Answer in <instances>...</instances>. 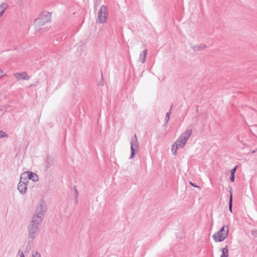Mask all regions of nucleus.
Instances as JSON below:
<instances>
[{
	"instance_id": "obj_1",
	"label": "nucleus",
	"mask_w": 257,
	"mask_h": 257,
	"mask_svg": "<svg viewBox=\"0 0 257 257\" xmlns=\"http://www.w3.org/2000/svg\"><path fill=\"white\" fill-rule=\"evenodd\" d=\"M42 221H41L40 218L36 217L35 218L32 217V220L28 225L27 229L28 231L29 237L33 240L36 236V233L39 230V227Z\"/></svg>"
},
{
	"instance_id": "obj_2",
	"label": "nucleus",
	"mask_w": 257,
	"mask_h": 257,
	"mask_svg": "<svg viewBox=\"0 0 257 257\" xmlns=\"http://www.w3.org/2000/svg\"><path fill=\"white\" fill-rule=\"evenodd\" d=\"M192 132L193 131L191 127H187V128L180 135L178 140L174 144L175 145V146H176V148H184L187 140L192 135Z\"/></svg>"
},
{
	"instance_id": "obj_3",
	"label": "nucleus",
	"mask_w": 257,
	"mask_h": 257,
	"mask_svg": "<svg viewBox=\"0 0 257 257\" xmlns=\"http://www.w3.org/2000/svg\"><path fill=\"white\" fill-rule=\"evenodd\" d=\"M51 15L47 12H43L38 18L34 21L35 27L44 26L46 23L51 21Z\"/></svg>"
},
{
	"instance_id": "obj_4",
	"label": "nucleus",
	"mask_w": 257,
	"mask_h": 257,
	"mask_svg": "<svg viewBox=\"0 0 257 257\" xmlns=\"http://www.w3.org/2000/svg\"><path fill=\"white\" fill-rule=\"evenodd\" d=\"M130 144L131 153L130 159H132L135 157L139 150V143L136 134L132 138Z\"/></svg>"
},
{
	"instance_id": "obj_5",
	"label": "nucleus",
	"mask_w": 257,
	"mask_h": 257,
	"mask_svg": "<svg viewBox=\"0 0 257 257\" xmlns=\"http://www.w3.org/2000/svg\"><path fill=\"white\" fill-rule=\"evenodd\" d=\"M28 183V179L25 177V173H22L17 187L18 190L21 194L23 195L26 193Z\"/></svg>"
},
{
	"instance_id": "obj_6",
	"label": "nucleus",
	"mask_w": 257,
	"mask_h": 257,
	"mask_svg": "<svg viewBox=\"0 0 257 257\" xmlns=\"http://www.w3.org/2000/svg\"><path fill=\"white\" fill-rule=\"evenodd\" d=\"M106 12V7L104 5L102 6L98 12V20H97V22H98V21L99 23H104L106 22L107 18Z\"/></svg>"
},
{
	"instance_id": "obj_7",
	"label": "nucleus",
	"mask_w": 257,
	"mask_h": 257,
	"mask_svg": "<svg viewBox=\"0 0 257 257\" xmlns=\"http://www.w3.org/2000/svg\"><path fill=\"white\" fill-rule=\"evenodd\" d=\"M228 231L229 228L227 227V230L225 233H220L219 231H217L213 235L212 237L215 242L222 241L227 237Z\"/></svg>"
},
{
	"instance_id": "obj_8",
	"label": "nucleus",
	"mask_w": 257,
	"mask_h": 257,
	"mask_svg": "<svg viewBox=\"0 0 257 257\" xmlns=\"http://www.w3.org/2000/svg\"><path fill=\"white\" fill-rule=\"evenodd\" d=\"M46 210L45 205L41 204L39 207H37L35 214L33 216V217L36 218L39 217L41 219V221H43L44 218V214Z\"/></svg>"
},
{
	"instance_id": "obj_9",
	"label": "nucleus",
	"mask_w": 257,
	"mask_h": 257,
	"mask_svg": "<svg viewBox=\"0 0 257 257\" xmlns=\"http://www.w3.org/2000/svg\"><path fill=\"white\" fill-rule=\"evenodd\" d=\"M25 173V177L28 179V182H29L30 180H31L34 182H37L39 180L38 176L36 174L31 171H27L26 173Z\"/></svg>"
},
{
	"instance_id": "obj_10",
	"label": "nucleus",
	"mask_w": 257,
	"mask_h": 257,
	"mask_svg": "<svg viewBox=\"0 0 257 257\" xmlns=\"http://www.w3.org/2000/svg\"><path fill=\"white\" fill-rule=\"evenodd\" d=\"M54 165V158L49 155H47L45 162V170H47Z\"/></svg>"
},
{
	"instance_id": "obj_11",
	"label": "nucleus",
	"mask_w": 257,
	"mask_h": 257,
	"mask_svg": "<svg viewBox=\"0 0 257 257\" xmlns=\"http://www.w3.org/2000/svg\"><path fill=\"white\" fill-rule=\"evenodd\" d=\"M14 75L18 81L20 80H28L30 79V77L26 72L16 73Z\"/></svg>"
},
{
	"instance_id": "obj_12",
	"label": "nucleus",
	"mask_w": 257,
	"mask_h": 257,
	"mask_svg": "<svg viewBox=\"0 0 257 257\" xmlns=\"http://www.w3.org/2000/svg\"><path fill=\"white\" fill-rule=\"evenodd\" d=\"M206 47V46L203 44H200L198 45H192L191 46V48L195 51H199L202 50H203Z\"/></svg>"
},
{
	"instance_id": "obj_13",
	"label": "nucleus",
	"mask_w": 257,
	"mask_h": 257,
	"mask_svg": "<svg viewBox=\"0 0 257 257\" xmlns=\"http://www.w3.org/2000/svg\"><path fill=\"white\" fill-rule=\"evenodd\" d=\"M147 55V50H145L142 53H141L139 57V61L142 63H145Z\"/></svg>"
},
{
	"instance_id": "obj_14",
	"label": "nucleus",
	"mask_w": 257,
	"mask_h": 257,
	"mask_svg": "<svg viewBox=\"0 0 257 257\" xmlns=\"http://www.w3.org/2000/svg\"><path fill=\"white\" fill-rule=\"evenodd\" d=\"M8 7V5L7 3H3L0 5V18L2 16L5 11Z\"/></svg>"
},
{
	"instance_id": "obj_15",
	"label": "nucleus",
	"mask_w": 257,
	"mask_h": 257,
	"mask_svg": "<svg viewBox=\"0 0 257 257\" xmlns=\"http://www.w3.org/2000/svg\"><path fill=\"white\" fill-rule=\"evenodd\" d=\"M222 254L221 257H228V246L226 245L225 247L221 248Z\"/></svg>"
},
{
	"instance_id": "obj_16",
	"label": "nucleus",
	"mask_w": 257,
	"mask_h": 257,
	"mask_svg": "<svg viewBox=\"0 0 257 257\" xmlns=\"http://www.w3.org/2000/svg\"><path fill=\"white\" fill-rule=\"evenodd\" d=\"M232 194L231 193V191H230V196H229V210L231 212H232Z\"/></svg>"
},
{
	"instance_id": "obj_17",
	"label": "nucleus",
	"mask_w": 257,
	"mask_h": 257,
	"mask_svg": "<svg viewBox=\"0 0 257 257\" xmlns=\"http://www.w3.org/2000/svg\"><path fill=\"white\" fill-rule=\"evenodd\" d=\"M171 107H172V105L171 106ZM171 108H172V107H171ZM171 109H170V111L169 112H168L166 114V116H165V122H166V123H167L169 121V119H170V114L171 113Z\"/></svg>"
},
{
	"instance_id": "obj_18",
	"label": "nucleus",
	"mask_w": 257,
	"mask_h": 257,
	"mask_svg": "<svg viewBox=\"0 0 257 257\" xmlns=\"http://www.w3.org/2000/svg\"><path fill=\"white\" fill-rule=\"evenodd\" d=\"M179 148H176V146H175V145L174 144L172 146V149H171V152L172 153V154L173 155H176L177 154V150Z\"/></svg>"
},
{
	"instance_id": "obj_19",
	"label": "nucleus",
	"mask_w": 257,
	"mask_h": 257,
	"mask_svg": "<svg viewBox=\"0 0 257 257\" xmlns=\"http://www.w3.org/2000/svg\"><path fill=\"white\" fill-rule=\"evenodd\" d=\"M74 192H75L74 198L75 199V203H77V201H78L77 199H78V191H77V189L76 186L74 187Z\"/></svg>"
},
{
	"instance_id": "obj_20",
	"label": "nucleus",
	"mask_w": 257,
	"mask_h": 257,
	"mask_svg": "<svg viewBox=\"0 0 257 257\" xmlns=\"http://www.w3.org/2000/svg\"><path fill=\"white\" fill-rule=\"evenodd\" d=\"M227 227H228V226L224 225L218 231H219L220 233H225L227 230Z\"/></svg>"
},
{
	"instance_id": "obj_21",
	"label": "nucleus",
	"mask_w": 257,
	"mask_h": 257,
	"mask_svg": "<svg viewBox=\"0 0 257 257\" xmlns=\"http://www.w3.org/2000/svg\"><path fill=\"white\" fill-rule=\"evenodd\" d=\"M4 137H8V135L5 132L0 131V139Z\"/></svg>"
},
{
	"instance_id": "obj_22",
	"label": "nucleus",
	"mask_w": 257,
	"mask_h": 257,
	"mask_svg": "<svg viewBox=\"0 0 257 257\" xmlns=\"http://www.w3.org/2000/svg\"><path fill=\"white\" fill-rule=\"evenodd\" d=\"M33 257H41V254L38 252H36L32 254Z\"/></svg>"
},
{
	"instance_id": "obj_23",
	"label": "nucleus",
	"mask_w": 257,
	"mask_h": 257,
	"mask_svg": "<svg viewBox=\"0 0 257 257\" xmlns=\"http://www.w3.org/2000/svg\"><path fill=\"white\" fill-rule=\"evenodd\" d=\"M237 169V166H235L234 168H233L231 170L230 173L231 174H234L235 175V171Z\"/></svg>"
},
{
	"instance_id": "obj_24",
	"label": "nucleus",
	"mask_w": 257,
	"mask_h": 257,
	"mask_svg": "<svg viewBox=\"0 0 257 257\" xmlns=\"http://www.w3.org/2000/svg\"><path fill=\"white\" fill-rule=\"evenodd\" d=\"M234 179H235V175L231 174L230 177V181L232 182H233L234 181Z\"/></svg>"
},
{
	"instance_id": "obj_25",
	"label": "nucleus",
	"mask_w": 257,
	"mask_h": 257,
	"mask_svg": "<svg viewBox=\"0 0 257 257\" xmlns=\"http://www.w3.org/2000/svg\"><path fill=\"white\" fill-rule=\"evenodd\" d=\"M189 184H190L191 186H193V187H194L198 188H199V189L200 188V187H199V186H198V185H196V184H194V183H192V182H189Z\"/></svg>"
},
{
	"instance_id": "obj_26",
	"label": "nucleus",
	"mask_w": 257,
	"mask_h": 257,
	"mask_svg": "<svg viewBox=\"0 0 257 257\" xmlns=\"http://www.w3.org/2000/svg\"><path fill=\"white\" fill-rule=\"evenodd\" d=\"M19 252L20 253V257H25V255H24L23 251H21V250H19Z\"/></svg>"
},
{
	"instance_id": "obj_27",
	"label": "nucleus",
	"mask_w": 257,
	"mask_h": 257,
	"mask_svg": "<svg viewBox=\"0 0 257 257\" xmlns=\"http://www.w3.org/2000/svg\"><path fill=\"white\" fill-rule=\"evenodd\" d=\"M3 73V71L0 69V78L3 76L2 73Z\"/></svg>"
},
{
	"instance_id": "obj_28",
	"label": "nucleus",
	"mask_w": 257,
	"mask_h": 257,
	"mask_svg": "<svg viewBox=\"0 0 257 257\" xmlns=\"http://www.w3.org/2000/svg\"><path fill=\"white\" fill-rule=\"evenodd\" d=\"M256 151H257V149H256V150H253V151H252L251 152V153H252V154H254V153H255L256 152Z\"/></svg>"
},
{
	"instance_id": "obj_29",
	"label": "nucleus",
	"mask_w": 257,
	"mask_h": 257,
	"mask_svg": "<svg viewBox=\"0 0 257 257\" xmlns=\"http://www.w3.org/2000/svg\"><path fill=\"white\" fill-rule=\"evenodd\" d=\"M240 143L242 144V145H244V144L243 143V142L242 141H240Z\"/></svg>"
},
{
	"instance_id": "obj_30",
	"label": "nucleus",
	"mask_w": 257,
	"mask_h": 257,
	"mask_svg": "<svg viewBox=\"0 0 257 257\" xmlns=\"http://www.w3.org/2000/svg\"><path fill=\"white\" fill-rule=\"evenodd\" d=\"M100 85H101V86H102L103 85V83H102V82H100Z\"/></svg>"
},
{
	"instance_id": "obj_31",
	"label": "nucleus",
	"mask_w": 257,
	"mask_h": 257,
	"mask_svg": "<svg viewBox=\"0 0 257 257\" xmlns=\"http://www.w3.org/2000/svg\"><path fill=\"white\" fill-rule=\"evenodd\" d=\"M100 85H101V86H102L103 85V83H102V82H100Z\"/></svg>"
}]
</instances>
